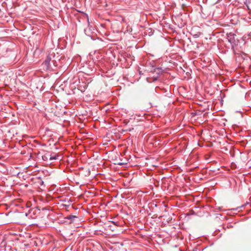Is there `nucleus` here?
<instances>
[{
    "instance_id": "obj_1",
    "label": "nucleus",
    "mask_w": 251,
    "mask_h": 251,
    "mask_svg": "<svg viewBox=\"0 0 251 251\" xmlns=\"http://www.w3.org/2000/svg\"><path fill=\"white\" fill-rule=\"evenodd\" d=\"M54 53H52L50 54V56H48L47 59L44 62V64L46 66L47 69H49L50 67V62L51 61V56H53L54 57Z\"/></svg>"
},
{
    "instance_id": "obj_2",
    "label": "nucleus",
    "mask_w": 251,
    "mask_h": 251,
    "mask_svg": "<svg viewBox=\"0 0 251 251\" xmlns=\"http://www.w3.org/2000/svg\"><path fill=\"white\" fill-rule=\"evenodd\" d=\"M67 218L68 219H72L73 221H74L76 219H78V217L75 216H74V215H70L67 217Z\"/></svg>"
},
{
    "instance_id": "obj_3",
    "label": "nucleus",
    "mask_w": 251,
    "mask_h": 251,
    "mask_svg": "<svg viewBox=\"0 0 251 251\" xmlns=\"http://www.w3.org/2000/svg\"><path fill=\"white\" fill-rule=\"evenodd\" d=\"M57 159V156L56 155H50V160H53V159Z\"/></svg>"
},
{
    "instance_id": "obj_4",
    "label": "nucleus",
    "mask_w": 251,
    "mask_h": 251,
    "mask_svg": "<svg viewBox=\"0 0 251 251\" xmlns=\"http://www.w3.org/2000/svg\"><path fill=\"white\" fill-rule=\"evenodd\" d=\"M49 156L47 154H45L42 156V158L44 160H47L48 159Z\"/></svg>"
},
{
    "instance_id": "obj_5",
    "label": "nucleus",
    "mask_w": 251,
    "mask_h": 251,
    "mask_svg": "<svg viewBox=\"0 0 251 251\" xmlns=\"http://www.w3.org/2000/svg\"><path fill=\"white\" fill-rule=\"evenodd\" d=\"M51 62H52L55 66H56L57 65L55 64V61L54 60L51 61Z\"/></svg>"
}]
</instances>
